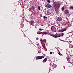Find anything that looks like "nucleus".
Instances as JSON below:
<instances>
[{"instance_id": "obj_16", "label": "nucleus", "mask_w": 73, "mask_h": 73, "mask_svg": "<svg viewBox=\"0 0 73 73\" xmlns=\"http://www.w3.org/2000/svg\"><path fill=\"white\" fill-rule=\"evenodd\" d=\"M58 54H59V55H60V56H62V54H61V53H60V52H59L58 53Z\"/></svg>"}, {"instance_id": "obj_12", "label": "nucleus", "mask_w": 73, "mask_h": 73, "mask_svg": "<svg viewBox=\"0 0 73 73\" xmlns=\"http://www.w3.org/2000/svg\"><path fill=\"white\" fill-rule=\"evenodd\" d=\"M64 33H61L60 35V36H62V37H63V36H64Z\"/></svg>"}, {"instance_id": "obj_28", "label": "nucleus", "mask_w": 73, "mask_h": 73, "mask_svg": "<svg viewBox=\"0 0 73 73\" xmlns=\"http://www.w3.org/2000/svg\"><path fill=\"white\" fill-rule=\"evenodd\" d=\"M57 50H58V49H57Z\"/></svg>"}, {"instance_id": "obj_8", "label": "nucleus", "mask_w": 73, "mask_h": 73, "mask_svg": "<svg viewBox=\"0 0 73 73\" xmlns=\"http://www.w3.org/2000/svg\"><path fill=\"white\" fill-rule=\"evenodd\" d=\"M34 24V21H31L30 22V25H33Z\"/></svg>"}, {"instance_id": "obj_10", "label": "nucleus", "mask_w": 73, "mask_h": 73, "mask_svg": "<svg viewBox=\"0 0 73 73\" xmlns=\"http://www.w3.org/2000/svg\"><path fill=\"white\" fill-rule=\"evenodd\" d=\"M47 61V58H45L42 61V62L43 63H44L45 62H46V61Z\"/></svg>"}, {"instance_id": "obj_4", "label": "nucleus", "mask_w": 73, "mask_h": 73, "mask_svg": "<svg viewBox=\"0 0 73 73\" xmlns=\"http://www.w3.org/2000/svg\"><path fill=\"white\" fill-rule=\"evenodd\" d=\"M54 6L55 7V8H59L60 5L57 4H55L54 5Z\"/></svg>"}, {"instance_id": "obj_11", "label": "nucleus", "mask_w": 73, "mask_h": 73, "mask_svg": "<svg viewBox=\"0 0 73 73\" xmlns=\"http://www.w3.org/2000/svg\"><path fill=\"white\" fill-rule=\"evenodd\" d=\"M66 30V29H63L62 30V32H64Z\"/></svg>"}, {"instance_id": "obj_26", "label": "nucleus", "mask_w": 73, "mask_h": 73, "mask_svg": "<svg viewBox=\"0 0 73 73\" xmlns=\"http://www.w3.org/2000/svg\"><path fill=\"white\" fill-rule=\"evenodd\" d=\"M39 35H42V33H39Z\"/></svg>"}, {"instance_id": "obj_6", "label": "nucleus", "mask_w": 73, "mask_h": 73, "mask_svg": "<svg viewBox=\"0 0 73 73\" xmlns=\"http://www.w3.org/2000/svg\"><path fill=\"white\" fill-rule=\"evenodd\" d=\"M46 7L47 8H50V7H51V5H49V4H47L46 5Z\"/></svg>"}, {"instance_id": "obj_13", "label": "nucleus", "mask_w": 73, "mask_h": 73, "mask_svg": "<svg viewBox=\"0 0 73 73\" xmlns=\"http://www.w3.org/2000/svg\"><path fill=\"white\" fill-rule=\"evenodd\" d=\"M64 7H62V12H63L64 11Z\"/></svg>"}, {"instance_id": "obj_20", "label": "nucleus", "mask_w": 73, "mask_h": 73, "mask_svg": "<svg viewBox=\"0 0 73 73\" xmlns=\"http://www.w3.org/2000/svg\"><path fill=\"white\" fill-rule=\"evenodd\" d=\"M39 31H42V30H43V29H39Z\"/></svg>"}, {"instance_id": "obj_5", "label": "nucleus", "mask_w": 73, "mask_h": 73, "mask_svg": "<svg viewBox=\"0 0 73 73\" xmlns=\"http://www.w3.org/2000/svg\"><path fill=\"white\" fill-rule=\"evenodd\" d=\"M62 20V18L60 17H59L57 19V21H61Z\"/></svg>"}, {"instance_id": "obj_25", "label": "nucleus", "mask_w": 73, "mask_h": 73, "mask_svg": "<svg viewBox=\"0 0 73 73\" xmlns=\"http://www.w3.org/2000/svg\"><path fill=\"white\" fill-rule=\"evenodd\" d=\"M38 32L39 33H42V32H40V31H38Z\"/></svg>"}, {"instance_id": "obj_9", "label": "nucleus", "mask_w": 73, "mask_h": 73, "mask_svg": "<svg viewBox=\"0 0 73 73\" xmlns=\"http://www.w3.org/2000/svg\"><path fill=\"white\" fill-rule=\"evenodd\" d=\"M64 13L65 14H68V13H69V11H68V10H66L64 11Z\"/></svg>"}, {"instance_id": "obj_19", "label": "nucleus", "mask_w": 73, "mask_h": 73, "mask_svg": "<svg viewBox=\"0 0 73 73\" xmlns=\"http://www.w3.org/2000/svg\"><path fill=\"white\" fill-rule=\"evenodd\" d=\"M31 8L32 9H34V7H33V6H32V7H31Z\"/></svg>"}, {"instance_id": "obj_18", "label": "nucleus", "mask_w": 73, "mask_h": 73, "mask_svg": "<svg viewBox=\"0 0 73 73\" xmlns=\"http://www.w3.org/2000/svg\"><path fill=\"white\" fill-rule=\"evenodd\" d=\"M47 1L49 3H50V1L49 0H47Z\"/></svg>"}, {"instance_id": "obj_14", "label": "nucleus", "mask_w": 73, "mask_h": 73, "mask_svg": "<svg viewBox=\"0 0 73 73\" xmlns=\"http://www.w3.org/2000/svg\"><path fill=\"white\" fill-rule=\"evenodd\" d=\"M38 10H40V6H38Z\"/></svg>"}, {"instance_id": "obj_22", "label": "nucleus", "mask_w": 73, "mask_h": 73, "mask_svg": "<svg viewBox=\"0 0 73 73\" xmlns=\"http://www.w3.org/2000/svg\"><path fill=\"white\" fill-rule=\"evenodd\" d=\"M40 41H41V43H42V39H41L40 40Z\"/></svg>"}, {"instance_id": "obj_30", "label": "nucleus", "mask_w": 73, "mask_h": 73, "mask_svg": "<svg viewBox=\"0 0 73 73\" xmlns=\"http://www.w3.org/2000/svg\"><path fill=\"white\" fill-rule=\"evenodd\" d=\"M72 1H73V0H72Z\"/></svg>"}, {"instance_id": "obj_1", "label": "nucleus", "mask_w": 73, "mask_h": 73, "mask_svg": "<svg viewBox=\"0 0 73 73\" xmlns=\"http://www.w3.org/2000/svg\"><path fill=\"white\" fill-rule=\"evenodd\" d=\"M53 37H54L55 38H57V37H61V35H60V34L59 33H56L55 35L52 34L51 35Z\"/></svg>"}, {"instance_id": "obj_21", "label": "nucleus", "mask_w": 73, "mask_h": 73, "mask_svg": "<svg viewBox=\"0 0 73 73\" xmlns=\"http://www.w3.org/2000/svg\"><path fill=\"white\" fill-rule=\"evenodd\" d=\"M53 54V52H50V54Z\"/></svg>"}, {"instance_id": "obj_24", "label": "nucleus", "mask_w": 73, "mask_h": 73, "mask_svg": "<svg viewBox=\"0 0 73 73\" xmlns=\"http://www.w3.org/2000/svg\"><path fill=\"white\" fill-rule=\"evenodd\" d=\"M36 40H38V37L36 38Z\"/></svg>"}, {"instance_id": "obj_3", "label": "nucleus", "mask_w": 73, "mask_h": 73, "mask_svg": "<svg viewBox=\"0 0 73 73\" xmlns=\"http://www.w3.org/2000/svg\"><path fill=\"white\" fill-rule=\"evenodd\" d=\"M51 29L52 31H53V32H55V31H56V28L55 27H54L52 26L51 27Z\"/></svg>"}, {"instance_id": "obj_27", "label": "nucleus", "mask_w": 73, "mask_h": 73, "mask_svg": "<svg viewBox=\"0 0 73 73\" xmlns=\"http://www.w3.org/2000/svg\"><path fill=\"white\" fill-rule=\"evenodd\" d=\"M39 33H38V32H37V34H39Z\"/></svg>"}, {"instance_id": "obj_7", "label": "nucleus", "mask_w": 73, "mask_h": 73, "mask_svg": "<svg viewBox=\"0 0 73 73\" xmlns=\"http://www.w3.org/2000/svg\"><path fill=\"white\" fill-rule=\"evenodd\" d=\"M49 32H42V35H48Z\"/></svg>"}, {"instance_id": "obj_23", "label": "nucleus", "mask_w": 73, "mask_h": 73, "mask_svg": "<svg viewBox=\"0 0 73 73\" xmlns=\"http://www.w3.org/2000/svg\"><path fill=\"white\" fill-rule=\"evenodd\" d=\"M43 41H44V42L45 43L46 42V40H43Z\"/></svg>"}, {"instance_id": "obj_15", "label": "nucleus", "mask_w": 73, "mask_h": 73, "mask_svg": "<svg viewBox=\"0 0 73 73\" xmlns=\"http://www.w3.org/2000/svg\"><path fill=\"white\" fill-rule=\"evenodd\" d=\"M43 18H44V19H47V17H46L45 16L43 17Z\"/></svg>"}, {"instance_id": "obj_17", "label": "nucleus", "mask_w": 73, "mask_h": 73, "mask_svg": "<svg viewBox=\"0 0 73 73\" xmlns=\"http://www.w3.org/2000/svg\"><path fill=\"white\" fill-rule=\"evenodd\" d=\"M70 9H73V6H71L70 7Z\"/></svg>"}, {"instance_id": "obj_29", "label": "nucleus", "mask_w": 73, "mask_h": 73, "mask_svg": "<svg viewBox=\"0 0 73 73\" xmlns=\"http://www.w3.org/2000/svg\"><path fill=\"white\" fill-rule=\"evenodd\" d=\"M63 0V1H64V0Z\"/></svg>"}, {"instance_id": "obj_2", "label": "nucleus", "mask_w": 73, "mask_h": 73, "mask_svg": "<svg viewBox=\"0 0 73 73\" xmlns=\"http://www.w3.org/2000/svg\"><path fill=\"white\" fill-rule=\"evenodd\" d=\"M45 57L44 56H38L36 57V60H40L42 59V58H44Z\"/></svg>"}]
</instances>
